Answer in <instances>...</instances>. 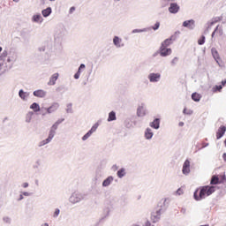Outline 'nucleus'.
Here are the masks:
<instances>
[{
	"instance_id": "f257e3e1",
	"label": "nucleus",
	"mask_w": 226,
	"mask_h": 226,
	"mask_svg": "<svg viewBox=\"0 0 226 226\" xmlns=\"http://www.w3.org/2000/svg\"><path fill=\"white\" fill-rule=\"evenodd\" d=\"M17 59H19V56L15 51L8 52V49H4L0 54V61H3V64L5 66L6 70H11L13 64L17 63Z\"/></svg>"
},
{
	"instance_id": "f03ea898",
	"label": "nucleus",
	"mask_w": 226,
	"mask_h": 226,
	"mask_svg": "<svg viewBox=\"0 0 226 226\" xmlns=\"http://www.w3.org/2000/svg\"><path fill=\"white\" fill-rule=\"evenodd\" d=\"M199 190H196L193 193V197L196 200H202L206 199V197H209V195H213L215 192H216V187L213 185H205L202 186L200 190V193L198 194Z\"/></svg>"
},
{
	"instance_id": "7ed1b4c3",
	"label": "nucleus",
	"mask_w": 226,
	"mask_h": 226,
	"mask_svg": "<svg viewBox=\"0 0 226 226\" xmlns=\"http://www.w3.org/2000/svg\"><path fill=\"white\" fill-rule=\"evenodd\" d=\"M86 199V194L79 192H74L69 197L70 204L75 205L82 202Z\"/></svg>"
},
{
	"instance_id": "20e7f679",
	"label": "nucleus",
	"mask_w": 226,
	"mask_h": 226,
	"mask_svg": "<svg viewBox=\"0 0 226 226\" xmlns=\"http://www.w3.org/2000/svg\"><path fill=\"white\" fill-rule=\"evenodd\" d=\"M151 29H153L154 31H158L160 29V21H156V23L151 27L133 29L132 31V34H136V33H147V31H151Z\"/></svg>"
},
{
	"instance_id": "39448f33",
	"label": "nucleus",
	"mask_w": 226,
	"mask_h": 226,
	"mask_svg": "<svg viewBox=\"0 0 226 226\" xmlns=\"http://www.w3.org/2000/svg\"><path fill=\"white\" fill-rule=\"evenodd\" d=\"M65 34H66V28H64V26L57 28L56 33H55L56 41H57L58 43L60 41H63V38H64Z\"/></svg>"
},
{
	"instance_id": "423d86ee",
	"label": "nucleus",
	"mask_w": 226,
	"mask_h": 226,
	"mask_svg": "<svg viewBox=\"0 0 226 226\" xmlns=\"http://www.w3.org/2000/svg\"><path fill=\"white\" fill-rule=\"evenodd\" d=\"M147 79L152 84H156L162 80V74L160 72H151L148 74Z\"/></svg>"
},
{
	"instance_id": "0eeeda50",
	"label": "nucleus",
	"mask_w": 226,
	"mask_h": 226,
	"mask_svg": "<svg viewBox=\"0 0 226 226\" xmlns=\"http://www.w3.org/2000/svg\"><path fill=\"white\" fill-rule=\"evenodd\" d=\"M163 213H165L163 208H159L155 212H153L151 215V220L153 223L160 222V218H162V215H163Z\"/></svg>"
},
{
	"instance_id": "6e6552de",
	"label": "nucleus",
	"mask_w": 226,
	"mask_h": 226,
	"mask_svg": "<svg viewBox=\"0 0 226 226\" xmlns=\"http://www.w3.org/2000/svg\"><path fill=\"white\" fill-rule=\"evenodd\" d=\"M59 109V102H53L49 108H44L46 113H43L42 116H46V114H54V112H57Z\"/></svg>"
},
{
	"instance_id": "1a4fd4ad",
	"label": "nucleus",
	"mask_w": 226,
	"mask_h": 226,
	"mask_svg": "<svg viewBox=\"0 0 226 226\" xmlns=\"http://www.w3.org/2000/svg\"><path fill=\"white\" fill-rule=\"evenodd\" d=\"M98 126H100V124L95 123L91 127V129L81 138L83 142H86V140H87V139H89V137H91V135H93L94 133V132H96V130H98Z\"/></svg>"
},
{
	"instance_id": "9d476101",
	"label": "nucleus",
	"mask_w": 226,
	"mask_h": 226,
	"mask_svg": "<svg viewBox=\"0 0 226 226\" xmlns=\"http://www.w3.org/2000/svg\"><path fill=\"white\" fill-rule=\"evenodd\" d=\"M110 213H112V206H107L103 208L102 217L99 219V222H102L105 218L110 216Z\"/></svg>"
},
{
	"instance_id": "9b49d317",
	"label": "nucleus",
	"mask_w": 226,
	"mask_h": 226,
	"mask_svg": "<svg viewBox=\"0 0 226 226\" xmlns=\"http://www.w3.org/2000/svg\"><path fill=\"white\" fill-rule=\"evenodd\" d=\"M179 10H181V6H179V4H177L176 2L171 3L168 8V11H170L172 15L179 13Z\"/></svg>"
},
{
	"instance_id": "f8f14e48",
	"label": "nucleus",
	"mask_w": 226,
	"mask_h": 226,
	"mask_svg": "<svg viewBox=\"0 0 226 226\" xmlns=\"http://www.w3.org/2000/svg\"><path fill=\"white\" fill-rule=\"evenodd\" d=\"M113 45L116 47V49H123V47H124V41H123L121 37L115 35L113 37Z\"/></svg>"
},
{
	"instance_id": "ddd939ff",
	"label": "nucleus",
	"mask_w": 226,
	"mask_h": 226,
	"mask_svg": "<svg viewBox=\"0 0 226 226\" xmlns=\"http://www.w3.org/2000/svg\"><path fill=\"white\" fill-rule=\"evenodd\" d=\"M147 114V109H146V104H140L137 108L138 117H144Z\"/></svg>"
},
{
	"instance_id": "4468645a",
	"label": "nucleus",
	"mask_w": 226,
	"mask_h": 226,
	"mask_svg": "<svg viewBox=\"0 0 226 226\" xmlns=\"http://www.w3.org/2000/svg\"><path fill=\"white\" fill-rule=\"evenodd\" d=\"M102 177H103V171H102V170H96L93 178L94 183H95V185H100V183H102Z\"/></svg>"
},
{
	"instance_id": "2eb2a0df",
	"label": "nucleus",
	"mask_w": 226,
	"mask_h": 226,
	"mask_svg": "<svg viewBox=\"0 0 226 226\" xmlns=\"http://www.w3.org/2000/svg\"><path fill=\"white\" fill-rule=\"evenodd\" d=\"M159 51L161 57H167V56L172 54V49L170 48H160Z\"/></svg>"
},
{
	"instance_id": "dca6fc26",
	"label": "nucleus",
	"mask_w": 226,
	"mask_h": 226,
	"mask_svg": "<svg viewBox=\"0 0 226 226\" xmlns=\"http://www.w3.org/2000/svg\"><path fill=\"white\" fill-rule=\"evenodd\" d=\"M182 173L184 176H188V174H190V160L185 161L182 168Z\"/></svg>"
},
{
	"instance_id": "f3484780",
	"label": "nucleus",
	"mask_w": 226,
	"mask_h": 226,
	"mask_svg": "<svg viewBox=\"0 0 226 226\" xmlns=\"http://www.w3.org/2000/svg\"><path fill=\"white\" fill-rule=\"evenodd\" d=\"M183 27H187V29L193 30L195 29V20L189 19L183 22Z\"/></svg>"
},
{
	"instance_id": "a211bd4d",
	"label": "nucleus",
	"mask_w": 226,
	"mask_h": 226,
	"mask_svg": "<svg viewBox=\"0 0 226 226\" xmlns=\"http://www.w3.org/2000/svg\"><path fill=\"white\" fill-rule=\"evenodd\" d=\"M33 94L35 96V98H45L47 96V91L43 89H38L34 91Z\"/></svg>"
},
{
	"instance_id": "6ab92c4d",
	"label": "nucleus",
	"mask_w": 226,
	"mask_h": 226,
	"mask_svg": "<svg viewBox=\"0 0 226 226\" xmlns=\"http://www.w3.org/2000/svg\"><path fill=\"white\" fill-rule=\"evenodd\" d=\"M174 40H176V37L174 35H172L171 37L164 40L162 42V45H161V48H164V49H167V47H169L170 45H171L172 41H174Z\"/></svg>"
},
{
	"instance_id": "aec40b11",
	"label": "nucleus",
	"mask_w": 226,
	"mask_h": 226,
	"mask_svg": "<svg viewBox=\"0 0 226 226\" xmlns=\"http://www.w3.org/2000/svg\"><path fill=\"white\" fill-rule=\"evenodd\" d=\"M114 183V177L109 176L102 181V188H109Z\"/></svg>"
},
{
	"instance_id": "412c9836",
	"label": "nucleus",
	"mask_w": 226,
	"mask_h": 226,
	"mask_svg": "<svg viewBox=\"0 0 226 226\" xmlns=\"http://www.w3.org/2000/svg\"><path fill=\"white\" fill-rule=\"evenodd\" d=\"M31 94V93L29 92H25L24 90L20 89L19 91V98H21L23 100V102H27V100H29V95Z\"/></svg>"
},
{
	"instance_id": "4be33fe9",
	"label": "nucleus",
	"mask_w": 226,
	"mask_h": 226,
	"mask_svg": "<svg viewBox=\"0 0 226 226\" xmlns=\"http://www.w3.org/2000/svg\"><path fill=\"white\" fill-rule=\"evenodd\" d=\"M225 132H226L225 125H222V126L219 127V129L216 132L217 140H220V139H222V137H223V135H225Z\"/></svg>"
},
{
	"instance_id": "5701e85b",
	"label": "nucleus",
	"mask_w": 226,
	"mask_h": 226,
	"mask_svg": "<svg viewBox=\"0 0 226 226\" xmlns=\"http://www.w3.org/2000/svg\"><path fill=\"white\" fill-rule=\"evenodd\" d=\"M59 79V73L56 72L54 73L50 78L48 82V86H56V82Z\"/></svg>"
},
{
	"instance_id": "b1692460",
	"label": "nucleus",
	"mask_w": 226,
	"mask_h": 226,
	"mask_svg": "<svg viewBox=\"0 0 226 226\" xmlns=\"http://www.w3.org/2000/svg\"><path fill=\"white\" fill-rule=\"evenodd\" d=\"M86 70V64H80L79 67L78 68L77 72L74 74V79L79 80L80 79V73Z\"/></svg>"
},
{
	"instance_id": "393cba45",
	"label": "nucleus",
	"mask_w": 226,
	"mask_h": 226,
	"mask_svg": "<svg viewBox=\"0 0 226 226\" xmlns=\"http://www.w3.org/2000/svg\"><path fill=\"white\" fill-rule=\"evenodd\" d=\"M53 139H54L53 137L48 135L47 139H45L38 143V147H43V146H47V144H50L52 142Z\"/></svg>"
},
{
	"instance_id": "a878e982",
	"label": "nucleus",
	"mask_w": 226,
	"mask_h": 226,
	"mask_svg": "<svg viewBox=\"0 0 226 226\" xmlns=\"http://www.w3.org/2000/svg\"><path fill=\"white\" fill-rule=\"evenodd\" d=\"M57 128H59V125H57V124L54 123L49 129V135L51 136L53 139H54V137H56Z\"/></svg>"
},
{
	"instance_id": "bb28decb",
	"label": "nucleus",
	"mask_w": 226,
	"mask_h": 226,
	"mask_svg": "<svg viewBox=\"0 0 226 226\" xmlns=\"http://www.w3.org/2000/svg\"><path fill=\"white\" fill-rule=\"evenodd\" d=\"M154 133L153 132V130L151 128H147L145 130L144 137L147 140H151L153 139Z\"/></svg>"
},
{
	"instance_id": "cd10ccee",
	"label": "nucleus",
	"mask_w": 226,
	"mask_h": 226,
	"mask_svg": "<svg viewBox=\"0 0 226 226\" xmlns=\"http://www.w3.org/2000/svg\"><path fill=\"white\" fill-rule=\"evenodd\" d=\"M32 22H35L36 24H41L43 22V18L41 14L36 13L32 17Z\"/></svg>"
},
{
	"instance_id": "c85d7f7f",
	"label": "nucleus",
	"mask_w": 226,
	"mask_h": 226,
	"mask_svg": "<svg viewBox=\"0 0 226 226\" xmlns=\"http://www.w3.org/2000/svg\"><path fill=\"white\" fill-rule=\"evenodd\" d=\"M149 126L154 128V130H160V118L154 119V121L150 123Z\"/></svg>"
},
{
	"instance_id": "c756f323",
	"label": "nucleus",
	"mask_w": 226,
	"mask_h": 226,
	"mask_svg": "<svg viewBox=\"0 0 226 226\" xmlns=\"http://www.w3.org/2000/svg\"><path fill=\"white\" fill-rule=\"evenodd\" d=\"M177 0H161L160 6L161 8H167V6L170 5L171 3H176Z\"/></svg>"
},
{
	"instance_id": "7c9ffc66",
	"label": "nucleus",
	"mask_w": 226,
	"mask_h": 226,
	"mask_svg": "<svg viewBox=\"0 0 226 226\" xmlns=\"http://www.w3.org/2000/svg\"><path fill=\"white\" fill-rule=\"evenodd\" d=\"M41 14L45 19H47V17H50V15L52 14V8L48 7V8L42 10Z\"/></svg>"
},
{
	"instance_id": "2f4dec72",
	"label": "nucleus",
	"mask_w": 226,
	"mask_h": 226,
	"mask_svg": "<svg viewBox=\"0 0 226 226\" xmlns=\"http://www.w3.org/2000/svg\"><path fill=\"white\" fill-rule=\"evenodd\" d=\"M116 119H117V117H116V111H110L107 119L108 123H111V121H116Z\"/></svg>"
},
{
	"instance_id": "473e14b6",
	"label": "nucleus",
	"mask_w": 226,
	"mask_h": 226,
	"mask_svg": "<svg viewBox=\"0 0 226 226\" xmlns=\"http://www.w3.org/2000/svg\"><path fill=\"white\" fill-rule=\"evenodd\" d=\"M163 201V206H161V207L159 209H164V212L166 211V209L169 207V204H170V199L166 198L164 200H162Z\"/></svg>"
},
{
	"instance_id": "72a5a7b5",
	"label": "nucleus",
	"mask_w": 226,
	"mask_h": 226,
	"mask_svg": "<svg viewBox=\"0 0 226 226\" xmlns=\"http://www.w3.org/2000/svg\"><path fill=\"white\" fill-rule=\"evenodd\" d=\"M211 52L214 59L216 61V63H218V60L220 59V55L218 54V50H216L215 48H212Z\"/></svg>"
},
{
	"instance_id": "f704fd0d",
	"label": "nucleus",
	"mask_w": 226,
	"mask_h": 226,
	"mask_svg": "<svg viewBox=\"0 0 226 226\" xmlns=\"http://www.w3.org/2000/svg\"><path fill=\"white\" fill-rule=\"evenodd\" d=\"M30 109L32 110H34V112H40L41 109H40V104H38V102H33L30 105Z\"/></svg>"
},
{
	"instance_id": "c9c22d12",
	"label": "nucleus",
	"mask_w": 226,
	"mask_h": 226,
	"mask_svg": "<svg viewBox=\"0 0 226 226\" xmlns=\"http://www.w3.org/2000/svg\"><path fill=\"white\" fill-rule=\"evenodd\" d=\"M33 116H34V112L33 111H29L26 113V123H31L32 119H33Z\"/></svg>"
},
{
	"instance_id": "e433bc0d",
	"label": "nucleus",
	"mask_w": 226,
	"mask_h": 226,
	"mask_svg": "<svg viewBox=\"0 0 226 226\" xmlns=\"http://www.w3.org/2000/svg\"><path fill=\"white\" fill-rule=\"evenodd\" d=\"M117 177L121 179L123 177H124V176H126V171L124 170V168L120 169L117 172Z\"/></svg>"
},
{
	"instance_id": "4c0bfd02",
	"label": "nucleus",
	"mask_w": 226,
	"mask_h": 226,
	"mask_svg": "<svg viewBox=\"0 0 226 226\" xmlns=\"http://www.w3.org/2000/svg\"><path fill=\"white\" fill-rule=\"evenodd\" d=\"M124 124L125 128H133V124L132 123V119L130 118L125 119Z\"/></svg>"
},
{
	"instance_id": "58836bf2",
	"label": "nucleus",
	"mask_w": 226,
	"mask_h": 226,
	"mask_svg": "<svg viewBox=\"0 0 226 226\" xmlns=\"http://www.w3.org/2000/svg\"><path fill=\"white\" fill-rule=\"evenodd\" d=\"M2 220L4 223H6L7 225H11V217L4 215Z\"/></svg>"
},
{
	"instance_id": "ea45409f",
	"label": "nucleus",
	"mask_w": 226,
	"mask_h": 226,
	"mask_svg": "<svg viewBox=\"0 0 226 226\" xmlns=\"http://www.w3.org/2000/svg\"><path fill=\"white\" fill-rule=\"evenodd\" d=\"M220 183V178L217 176H213L210 181L211 185H218Z\"/></svg>"
},
{
	"instance_id": "a19ab883",
	"label": "nucleus",
	"mask_w": 226,
	"mask_h": 226,
	"mask_svg": "<svg viewBox=\"0 0 226 226\" xmlns=\"http://www.w3.org/2000/svg\"><path fill=\"white\" fill-rule=\"evenodd\" d=\"M192 100H193V102H200V94L193 93L192 94Z\"/></svg>"
},
{
	"instance_id": "79ce46f5",
	"label": "nucleus",
	"mask_w": 226,
	"mask_h": 226,
	"mask_svg": "<svg viewBox=\"0 0 226 226\" xmlns=\"http://www.w3.org/2000/svg\"><path fill=\"white\" fill-rule=\"evenodd\" d=\"M40 167H41V160L38 159L35 163L33 165V169H34L35 170L40 169Z\"/></svg>"
},
{
	"instance_id": "37998d69",
	"label": "nucleus",
	"mask_w": 226,
	"mask_h": 226,
	"mask_svg": "<svg viewBox=\"0 0 226 226\" xmlns=\"http://www.w3.org/2000/svg\"><path fill=\"white\" fill-rule=\"evenodd\" d=\"M222 89H223V87L222 85H216L215 87H214L212 88L213 93H216V91H218L220 93L222 91Z\"/></svg>"
},
{
	"instance_id": "c03bdc74",
	"label": "nucleus",
	"mask_w": 226,
	"mask_h": 226,
	"mask_svg": "<svg viewBox=\"0 0 226 226\" xmlns=\"http://www.w3.org/2000/svg\"><path fill=\"white\" fill-rule=\"evenodd\" d=\"M65 110L67 114H73V109L72 108V103L67 104Z\"/></svg>"
},
{
	"instance_id": "a18cd8bd",
	"label": "nucleus",
	"mask_w": 226,
	"mask_h": 226,
	"mask_svg": "<svg viewBox=\"0 0 226 226\" xmlns=\"http://www.w3.org/2000/svg\"><path fill=\"white\" fill-rule=\"evenodd\" d=\"M178 62H179V57L175 56V57L171 60L170 64H171V66H176V64H177Z\"/></svg>"
},
{
	"instance_id": "49530a36",
	"label": "nucleus",
	"mask_w": 226,
	"mask_h": 226,
	"mask_svg": "<svg viewBox=\"0 0 226 226\" xmlns=\"http://www.w3.org/2000/svg\"><path fill=\"white\" fill-rule=\"evenodd\" d=\"M198 43H199L200 45H204V43H206V36L202 35V36L199 39Z\"/></svg>"
},
{
	"instance_id": "de8ad7c7",
	"label": "nucleus",
	"mask_w": 226,
	"mask_h": 226,
	"mask_svg": "<svg viewBox=\"0 0 226 226\" xmlns=\"http://www.w3.org/2000/svg\"><path fill=\"white\" fill-rule=\"evenodd\" d=\"M60 213H61V210L59 208H56L55 212L53 214V218H57V216H59Z\"/></svg>"
},
{
	"instance_id": "09e8293b",
	"label": "nucleus",
	"mask_w": 226,
	"mask_h": 226,
	"mask_svg": "<svg viewBox=\"0 0 226 226\" xmlns=\"http://www.w3.org/2000/svg\"><path fill=\"white\" fill-rule=\"evenodd\" d=\"M21 194H23V197H31V195H33V192H22Z\"/></svg>"
},
{
	"instance_id": "8fccbe9b",
	"label": "nucleus",
	"mask_w": 226,
	"mask_h": 226,
	"mask_svg": "<svg viewBox=\"0 0 226 226\" xmlns=\"http://www.w3.org/2000/svg\"><path fill=\"white\" fill-rule=\"evenodd\" d=\"M64 121V118H59L57 121L55 122V124L59 126V124H61Z\"/></svg>"
},
{
	"instance_id": "3c124183",
	"label": "nucleus",
	"mask_w": 226,
	"mask_h": 226,
	"mask_svg": "<svg viewBox=\"0 0 226 226\" xmlns=\"http://www.w3.org/2000/svg\"><path fill=\"white\" fill-rule=\"evenodd\" d=\"M177 195H183V189L178 188L176 192Z\"/></svg>"
},
{
	"instance_id": "603ef678",
	"label": "nucleus",
	"mask_w": 226,
	"mask_h": 226,
	"mask_svg": "<svg viewBox=\"0 0 226 226\" xmlns=\"http://www.w3.org/2000/svg\"><path fill=\"white\" fill-rule=\"evenodd\" d=\"M218 27H220V26H217L215 27V31L212 33V38H215V34L216 33H218Z\"/></svg>"
},
{
	"instance_id": "864d4df0",
	"label": "nucleus",
	"mask_w": 226,
	"mask_h": 226,
	"mask_svg": "<svg viewBox=\"0 0 226 226\" xmlns=\"http://www.w3.org/2000/svg\"><path fill=\"white\" fill-rule=\"evenodd\" d=\"M22 188H28L29 187V183L25 182L21 185Z\"/></svg>"
},
{
	"instance_id": "5fc2aeb1",
	"label": "nucleus",
	"mask_w": 226,
	"mask_h": 226,
	"mask_svg": "<svg viewBox=\"0 0 226 226\" xmlns=\"http://www.w3.org/2000/svg\"><path fill=\"white\" fill-rule=\"evenodd\" d=\"M74 11H75V7L72 6V7H71L70 10H69V14L72 15V13H73Z\"/></svg>"
},
{
	"instance_id": "6e6d98bb",
	"label": "nucleus",
	"mask_w": 226,
	"mask_h": 226,
	"mask_svg": "<svg viewBox=\"0 0 226 226\" xmlns=\"http://www.w3.org/2000/svg\"><path fill=\"white\" fill-rule=\"evenodd\" d=\"M180 213H182V215H186V208L182 207L181 210H180Z\"/></svg>"
},
{
	"instance_id": "4d7b16f0",
	"label": "nucleus",
	"mask_w": 226,
	"mask_h": 226,
	"mask_svg": "<svg viewBox=\"0 0 226 226\" xmlns=\"http://www.w3.org/2000/svg\"><path fill=\"white\" fill-rule=\"evenodd\" d=\"M20 200H24V194H23V193H21V194L19 195V198L18 199V201H19V202H20Z\"/></svg>"
},
{
	"instance_id": "13d9d810",
	"label": "nucleus",
	"mask_w": 226,
	"mask_h": 226,
	"mask_svg": "<svg viewBox=\"0 0 226 226\" xmlns=\"http://www.w3.org/2000/svg\"><path fill=\"white\" fill-rule=\"evenodd\" d=\"M159 54H160V50L154 52V53L152 55V57H157V56H158Z\"/></svg>"
},
{
	"instance_id": "bf43d9fd",
	"label": "nucleus",
	"mask_w": 226,
	"mask_h": 226,
	"mask_svg": "<svg viewBox=\"0 0 226 226\" xmlns=\"http://www.w3.org/2000/svg\"><path fill=\"white\" fill-rule=\"evenodd\" d=\"M144 226H153L152 224H151V222H149V221H147L146 222H145V225Z\"/></svg>"
},
{
	"instance_id": "052dcab7",
	"label": "nucleus",
	"mask_w": 226,
	"mask_h": 226,
	"mask_svg": "<svg viewBox=\"0 0 226 226\" xmlns=\"http://www.w3.org/2000/svg\"><path fill=\"white\" fill-rule=\"evenodd\" d=\"M222 160H223V162H225V163H226V153H224V154H222Z\"/></svg>"
},
{
	"instance_id": "680f3d73",
	"label": "nucleus",
	"mask_w": 226,
	"mask_h": 226,
	"mask_svg": "<svg viewBox=\"0 0 226 226\" xmlns=\"http://www.w3.org/2000/svg\"><path fill=\"white\" fill-rule=\"evenodd\" d=\"M40 52H45V47L39 48Z\"/></svg>"
},
{
	"instance_id": "e2e57ef3",
	"label": "nucleus",
	"mask_w": 226,
	"mask_h": 226,
	"mask_svg": "<svg viewBox=\"0 0 226 226\" xmlns=\"http://www.w3.org/2000/svg\"><path fill=\"white\" fill-rule=\"evenodd\" d=\"M178 126H185V122H179Z\"/></svg>"
},
{
	"instance_id": "0e129e2a",
	"label": "nucleus",
	"mask_w": 226,
	"mask_h": 226,
	"mask_svg": "<svg viewBox=\"0 0 226 226\" xmlns=\"http://www.w3.org/2000/svg\"><path fill=\"white\" fill-rule=\"evenodd\" d=\"M186 114H187V116H190V115L193 114V111L189 110Z\"/></svg>"
},
{
	"instance_id": "69168bd1",
	"label": "nucleus",
	"mask_w": 226,
	"mask_h": 226,
	"mask_svg": "<svg viewBox=\"0 0 226 226\" xmlns=\"http://www.w3.org/2000/svg\"><path fill=\"white\" fill-rule=\"evenodd\" d=\"M40 226H49L48 222H44L42 224H41Z\"/></svg>"
},
{
	"instance_id": "338daca9",
	"label": "nucleus",
	"mask_w": 226,
	"mask_h": 226,
	"mask_svg": "<svg viewBox=\"0 0 226 226\" xmlns=\"http://www.w3.org/2000/svg\"><path fill=\"white\" fill-rule=\"evenodd\" d=\"M225 84H226V79L222 81V85L221 86L223 87V86H225Z\"/></svg>"
},
{
	"instance_id": "774afa93",
	"label": "nucleus",
	"mask_w": 226,
	"mask_h": 226,
	"mask_svg": "<svg viewBox=\"0 0 226 226\" xmlns=\"http://www.w3.org/2000/svg\"><path fill=\"white\" fill-rule=\"evenodd\" d=\"M207 146H209V143H205V144L203 145V147H207Z\"/></svg>"
}]
</instances>
